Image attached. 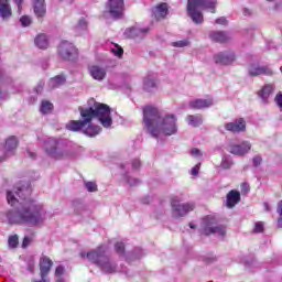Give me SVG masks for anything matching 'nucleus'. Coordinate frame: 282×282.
Instances as JSON below:
<instances>
[{
  "label": "nucleus",
  "instance_id": "e2e57ef3",
  "mask_svg": "<svg viewBox=\"0 0 282 282\" xmlns=\"http://www.w3.org/2000/svg\"><path fill=\"white\" fill-rule=\"evenodd\" d=\"M242 186H248V184L245 183V184H242Z\"/></svg>",
  "mask_w": 282,
  "mask_h": 282
},
{
  "label": "nucleus",
  "instance_id": "bb28decb",
  "mask_svg": "<svg viewBox=\"0 0 282 282\" xmlns=\"http://www.w3.org/2000/svg\"><path fill=\"white\" fill-rule=\"evenodd\" d=\"M35 45L40 50H47L50 42L47 41V35L45 34H40L35 37Z\"/></svg>",
  "mask_w": 282,
  "mask_h": 282
},
{
  "label": "nucleus",
  "instance_id": "a18cd8bd",
  "mask_svg": "<svg viewBox=\"0 0 282 282\" xmlns=\"http://www.w3.org/2000/svg\"><path fill=\"white\" fill-rule=\"evenodd\" d=\"M30 243H32V238L25 236L22 241V248H28V246H30Z\"/></svg>",
  "mask_w": 282,
  "mask_h": 282
},
{
  "label": "nucleus",
  "instance_id": "8fccbe9b",
  "mask_svg": "<svg viewBox=\"0 0 282 282\" xmlns=\"http://www.w3.org/2000/svg\"><path fill=\"white\" fill-rule=\"evenodd\" d=\"M192 155H195L196 158H200L202 151L197 148L192 149L191 151Z\"/></svg>",
  "mask_w": 282,
  "mask_h": 282
},
{
  "label": "nucleus",
  "instance_id": "c85d7f7f",
  "mask_svg": "<svg viewBox=\"0 0 282 282\" xmlns=\"http://www.w3.org/2000/svg\"><path fill=\"white\" fill-rule=\"evenodd\" d=\"M48 85H50V87H52V89H54L56 87H61V85H65V77L62 75L53 77L50 79Z\"/></svg>",
  "mask_w": 282,
  "mask_h": 282
},
{
  "label": "nucleus",
  "instance_id": "680f3d73",
  "mask_svg": "<svg viewBox=\"0 0 282 282\" xmlns=\"http://www.w3.org/2000/svg\"><path fill=\"white\" fill-rule=\"evenodd\" d=\"M33 268H34V267H32V264L29 265V269L31 270V272H32Z\"/></svg>",
  "mask_w": 282,
  "mask_h": 282
},
{
  "label": "nucleus",
  "instance_id": "412c9836",
  "mask_svg": "<svg viewBox=\"0 0 282 282\" xmlns=\"http://www.w3.org/2000/svg\"><path fill=\"white\" fill-rule=\"evenodd\" d=\"M153 14L158 21L166 19V15L169 14V4L161 3L156 6L153 10Z\"/></svg>",
  "mask_w": 282,
  "mask_h": 282
},
{
  "label": "nucleus",
  "instance_id": "ddd939ff",
  "mask_svg": "<svg viewBox=\"0 0 282 282\" xmlns=\"http://www.w3.org/2000/svg\"><path fill=\"white\" fill-rule=\"evenodd\" d=\"M250 149H252V144L249 141H242L239 144H231L229 145V153H232V155H246L250 152Z\"/></svg>",
  "mask_w": 282,
  "mask_h": 282
},
{
  "label": "nucleus",
  "instance_id": "a19ab883",
  "mask_svg": "<svg viewBox=\"0 0 282 282\" xmlns=\"http://www.w3.org/2000/svg\"><path fill=\"white\" fill-rule=\"evenodd\" d=\"M253 232H263V223L261 221L256 223Z\"/></svg>",
  "mask_w": 282,
  "mask_h": 282
},
{
  "label": "nucleus",
  "instance_id": "f704fd0d",
  "mask_svg": "<svg viewBox=\"0 0 282 282\" xmlns=\"http://www.w3.org/2000/svg\"><path fill=\"white\" fill-rule=\"evenodd\" d=\"M115 250L117 254H120V256L124 254V242H117L115 245Z\"/></svg>",
  "mask_w": 282,
  "mask_h": 282
},
{
  "label": "nucleus",
  "instance_id": "473e14b6",
  "mask_svg": "<svg viewBox=\"0 0 282 282\" xmlns=\"http://www.w3.org/2000/svg\"><path fill=\"white\" fill-rule=\"evenodd\" d=\"M85 187L89 193H96L98 191V185L95 182H86Z\"/></svg>",
  "mask_w": 282,
  "mask_h": 282
},
{
  "label": "nucleus",
  "instance_id": "20e7f679",
  "mask_svg": "<svg viewBox=\"0 0 282 282\" xmlns=\"http://www.w3.org/2000/svg\"><path fill=\"white\" fill-rule=\"evenodd\" d=\"M199 10H209L212 14L217 12V0H188L187 14L194 23H204V14Z\"/></svg>",
  "mask_w": 282,
  "mask_h": 282
},
{
  "label": "nucleus",
  "instance_id": "c9c22d12",
  "mask_svg": "<svg viewBox=\"0 0 282 282\" xmlns=\"http://www.w3.org/2000/svg\"><path fill=\"white\" fill-rule=\"evenodd\" d=\"M20 23H21V25H23V28H28V25L32 24V19L30 17H28V15H23L20 19Z\"/></svg>",
  "mask_w": 282,
  "mask_h": 282
},
{
  "label": "nucleus",
  "instance_id": "423d86ee",
  "mask_svg": "<svg viewBox=\"0 0 282 282\" xmlns=\"http://www.w3.org/2000/svg\"><path fill=\"white\" fill-rule=\"evenodd\" d=\"M107 250H108L107 246L101 245L88 252L82 251L80 258L87 259V261H89L90 263H94L95 265L99 267L105 261V258L107 257Z\"/></svg>",
  "mask_w": 282,
  "mask_h": 282
},
{
  "label": "nucleus",
  "instance_id": "9d476101",
  "mask_svg": "<svg viewBox=\"0 0 282 282\" xmlns=\"http://www.w3.org/2000/svg\"><path fill=\"white\" fill-rule=\"evenodd\" d=\"M58 54L64 61H74L78 56V50H76L74 44L64 41L59 44Z\"/></svg>",
  "mask_w": 282,
  "mask_h": 282
},
{
  "label": "nucleus",
  "instance_id": "5fc2aeb1",
  "mask_svg": "<svg viewBox=\"0 0 282 282\" xmlns=\"http://www.w3.org/2000/svg\"><path fill=\"white\" fill-rule=\"evenodd\" d=\"M45 87V82H41L37 86V89H43Z\"/></svg>",
  "mask_w": 282,
  "mask_h": 282
},
{
  "label": "nucleus",
  "instance_id": "b1692460",
  "mask_svg": "<svg viewBox=\"0 0 282 282\" xmlns=\"http://www.w3.org/2000/svg\"><path fill=\"white\" fill-rule=\"evenodd\" d=\"M90 76L95 80H104L105 76H107V70L100 66H91L89 68Z\"/></svg>",
  "mask_w": 282,
  "mask_h": 282
},
{
  "label": "nucleus",
  "instance_id": "7c9ffc66",
  "mask_svg": "<svg viewBox=\"0 0 282 282\" xmlns=\"http://www.w3.org/2000/svg\"><path fill=\"white\" fill-rule=\"evenodd\" d=\"M54 109V105L50 101H42L41 111L42 113H50Z\"/></svg>",
  "mask_w": 282,
  "mask_h": 282
},
{
  "label": "nucleus",
  "instance_id": "bf43d9fd",
  "mask_svg": "<svg viewBox=\"0 0 282 282\" xmlns=\"http://www.w3.org/2000/svg\"><path fill=\"white\" fill-rule=\"evenodd\" d=\"M33 282H50V280H47V278H44V279H42L40 281H33Z\"/></svg>",
  "mask_w": 282,
  "mask_h": 282
},
{
  "label": "nucleus",
  "instance_id": "2f4dec72",
  "mask_svg": "<svg viewBox=\"0 0 282 282\" xmlns=\"http://www.w3.org/2000/svg\"><path fill=\"white\" fill-rule=\"evenodd\" d=\"M220 166L225 170L230 169V166H232V160L228 156H224Z\"/></svg>",
  "mask_w": 282,
  "mask_h": 282
},
{
  "label": "nucleus",
  "instance_id": "37998d69",
  "mask_svg": "<svg viewBox=\"0 0 282 282\" xmlns=\"http://www.w3.org/2000/svg\"><path fill=\"white\" fill-rule=\"evenodd\" d=\"M252 162H253V166H260V165H261V162H263V159L261 158V155H256V156L252 159Z\"/></svg>",
  "mask_w": 282,
  "mask_h": 282
},
{
  "label": "nucleus",
  "instance_id": "79ce46f5",
  "mask_svg": "<svg viewBox=\"0 0 282 282\" xmlns=\"http://www.w3.org/2000/svg\"><path fill=\"white\" fill-rule=\"evenodd\" d=\"M62 274H65V267L64 265H58L55 270V276L58 278Z\"/></svg>",
  "mask_w": 282,
  "mask_h": 282
},
{
  "label": "nucleus",
  "instance_id": "0eeeda50",
  "mask_svg": "<svg viewBox=\"0 0 282 282\" xmlns=\"http://www.w3.org/2000/svg\"><path fill=\"white\" fill-rule=\"evenodd\" d=\"M180 196H173L171 200L173 217H185L188 213L195 210V203L181 204Z\"/></svg>",
  "mask_w": 282,
  "mask_h": 282
},
{
  "label": "nucleus",
  "instance_id": "ea45409f",
  "mask_svg": "<svg viewBox=\"0 0 282 282\" xmlns=\"http://www.w3.org/2000/svg\"><path fill=\"white\" fill-rule=\"evenodd\" d=\"M127 182L130 186H138L140 183V180L133 178L131 176H128Z\"/></svg>",
  "mask_w": 282,
  "mask_h": 282
},
{
  "label": "nucleus",
  "instance_id": "a878e982",
  "mask_svg": "<svg viewBox=\"0 0 282 282\" xmlns=\"http://www.w3.org/2000/svg\"><path fill=\"white\" fill-rule=\"evenodd\" d=\"M186 122L189 127H202L204 124V116L197 115H189L186 117Z\"/></svg>",
  "mask_w": 282,
  "mask_h": 282
},
{
  "label": "nucleus",
  "instance_id": "052dcab7",
  "mask_svg": "<svg viewBox=\"0 0 282 282\" xmlns=\"http://www.w3.org/2000/svg\"><path fill=\"white\" fill-rule=\"evenodd\" d=\"M189 228L195 229V225H193V223H191Z\"/></svg>",
  "mask_w": 282,
  "mask_h": 282
},
{
  "label": "nucleus",
  "instance_id": "4468645a",
  "mask_svg": "<svg viewBox=\"0 0 282 282\" xmlns=\"http://www.w3.org/2000/svg\"><path fill=\"white\" fill-rule=\"evenodd\" d=\"M249 76H272V69L268 66H260L258 64H251L248 67Z\"/></svg>",
  "mask_w": 282,
  "mask_h": 282
},
{
  "label": "nucleus",
  "instance_id": "a211bd4d",
  "mask_svg": "<svg viewBox=\"0 0 282 282\" xmlns=\"http://www.w3.org/2000/svg\"><path fill=\"white\" fill-rule=\"evenodd\" d=\"M98 268H100L101 272H105L106 274H113L118 265L116 262L111 261L109 256H107L105 260L98 265Z\"/></svg>",
  "mask_w": 282,
  "mask_h": 282
},
{
  "label": "nucleus",
  "instance_id": "0e129e2a",
  "mask_svg": "<svg viewBox=\"0 0 282 282\" xmlns=\"http://www.w3.org/2000/svg\"><path fill=\"white\" fill-rule=\"evenodd\" d=\"M268 1H274V0H268Z\"/></svg>",
  "mask_w": 282,
  "mask_h": 282
},
{
  "label": "nucleus",
  "instance_id": "4c0bfd02",
  "mask_svg": "<svg viewBox=\"0 0 282 282\" xmlns=\"http://www.w3.org/2000/svg\"><path fill=\"white\" fill-rule=\"evenodd\" d=\"M112 52L115 53V56H122L124 54V50L122 47L118 46V44H115L112 47Z\"/></svg>",
  "mask_w": 282,
  "mask_h": 282
},
{
  "label": "nucleus",
  "instance_id": "3c124183",
  "mask_svg": "<svg viewBox=\"0 0 282 282\" xmlns=\"http://www.w3.org/2000/svg\"><path fill=\"white\" fill-rule=\"evenodd\" d=\"M140 166H141L140 160L139 159H134L132 161V169L137 170V169H140Z\"/></svg>",
  "mask_w": 282,
  "mask_h": 282
},
{
  "label": "nucleus",
  "instance_id": "f257e3e1",
  "mask_svg": "<svg viewBox=\"0 0 282 282\" xmlns=\"http://www.w3.org/2000/svg\"><path fill=\"white\" fill-rule=\"evenodd\" d=\"M15 195L12 192H7L8 204L17 208V210L8 212L7 219L9 224L25 225L31 228L41 226L43 217H45V209H43V205L28 199L32 195V187L30 185L18 187Z\"/></svg>",
  "mask_w": 282,
  "mask_h": 282
},
{
  "label": "nucleus",
  "instance_id": "09e8293b",
  "mask_svg": "<svg viewBox=\"0 0 282 282\" xmlns=\"http://www.w3.org/2000/svg\"><path fill=\"white\" fill-rule=\"evenodd\" d=\"M199 166H202V163H198L192 169V175H199Z\"/></svg>",
  "mask_w": 282,
  "mask_h": 282
},
{
  "label": "nucleus",
  "instance_id": "7ed1b4c3",
  "mask_svg": "<svg viewBox=\"0 0 282 282\" xmlns=\"http://www.w3.org/2000/svg\"><path fill=\"white\" fill-rule=\"evenodd\" d=\"M143 122L153 138L177 133V118H175V115L163 116L162 111L153 106L143 108Z\"/></svg>",
  "mask_w": 282,
  "mask_h": 282
},
{
  "label": "nucleus",
  "instance_id": "58836bf2",
  "mask_svg": "<svg viewBox=\"0 0 282 282\" xmlns=\"http://www.w3.org/2000/svg\"><path fill=\"white\" fill-rule=\"evenodd\" d=\"M278 213H279V219H278V226L282 228V200L278 204Z\"/></svg>",
  "mask_w": 282,
  "mask_h": 282
},
{
  "label": "nucleus",
  "instance_id": "c756f323",
  "mask_svg": "<svg viewBox=\"0 0 282 282\" xmlns=\"http://www.w3.org/2000/svg\"><path fill=\"white\" fill-rule=\"evenodd\" d=\"M143 89L145 91H153V89H155V79L151 76L145 77L143 80Z\"/></svg>",
  "mask_w": 282,
  "mask_h": 282
},
{
  "label": "nucleus",
  "instance_id": "864d4df0",
  "mask_svg": "<svg viewBox=\"0 0 282 282\" xmlns=\"http://www.w3.org/2000/svg\"><path fill=\"white\" fill-rule=\"evenodd\" d=\"M28 155H29V158H32V160H34V158H36V154L31 151H28Z\"/></svg>",
  "mask_w": 282,
  "mask_h": 282
},
{
  "label": "nucleus",
  "instance_id": "aec40b11",
  "mask_svg": "<svg viewBox=\"0 0 282 282\" xmlns=\"http://www.w3.org/2000/svg\"><path fill=\"white\" fill-rule=\"evenodd\" d=\"M209 37L215 43H228L230 41V35L224 31H212Z\"/></svg>",
  "mask_w": 282,
  "mask_h": 282
},
{
  "label": "nucleus",
  "instance_id": "c03bdc74",
  "mask_svg": "<svg viewBox=\"0 0 282 282\" xmlns=\"http://www.w3.org/2000/svg\"><path fill=\"white\" fill-rule=\"evenodd\" d=\"M215 23L217 25H228V20L225 17L218 18Z\"/></svg>",
  "mask_w": 282,
  "mask_h": 282
},
{
  "label": "nucleus",
  "instance_id": "5701e85b",
  "mask_svg": "<svg viewBox=\"0 0 282 282\" xmlns=\"http://www.w3.org/2000/svg\"><path fill=\"white\" fill-rule=\"evenodd\" d=\"M33 10L39 19L45 17V0H33Z\"/></svg>",
  "mask_w": 282,
  "mask_h": 282
},
{
  "label": "nucleus",
  "instance_id": "39448f33",
  "mask_svg": "<svg viewBox=\"0 0 282 282\" xmlns=\"http://www.w3.org/2000/svg\"><path fill=\"white\" fill-rule=\"evenodd\" d=\"M45 152L54 160H65L69 158V150L63 149V143L56 139H48L45 142Z\"/></svg>",
  "mask_w": 282,
  "mask_h": 282
},
{
  "label": "nucleus",
  "instance_id": "de8ad7c7",
  "mask_svg": "<svg viewBox=\"0 0 282 282\" xmlns=\"http://www.w3.org/2000/svg\"><path fill=\"white\" fill-rule=\"evenodd\" d=\"M275 102H276L278 107H280V109L282 111V94H278L275 96Z\"/></svg>",
  "mask_w": 282,
  "mask_h": 282
},
{
  "label": "nucleus",
  "instance_id": "cd10ccee",
  "mask_svg": "<svg viewBox=\"0 0 282 282\" xmlns=\"http://www.w3.org/2000/svg\"><path fill=\"white\" fill-rule=\"evenodd\" d=\"M274 91V86L265 85L262 88V91L259 93L260 98H262L263 102H268V98H270V94Z\"/></svg>",
  "mask_w": 282,
  "mask_h": 282
},
{
  "label": "nucleus",
  "instance_id": "603ef678",
  "mask_svg": "<svg viewBox=\"0 0 282 282\" xmlns=\"http://www.w3.org/2000/svg\"><path fill=\"white\" fill-rule=\"evenodd\" d=\"M15 6L18 7V12L19 14H21V10H22V6L21 3H23V0H13Z\"/></svg>",
  "mask_w": 282,
  "mask_h": 282
},
{
  "label": "nucleus",
  "instance_id": "72a5a7b5",
  "mask_svg": "<svg viewBox=\"0 0 282 282\" xmlns=\"http://www.w3.org/2000/svg\"><path fill=\"white\" fill-rule=\"evenodd\" d=\"M9 246H10V248H17V246H19V236H17V235L10 236L9 237Z\"/></svg>",
  "mask_w": 282,
  "mask_h": 282
},
{
  "label": "nucleus",
  "instance_id": "9b49d317",
  "mask_svg": "<svg viewBox=\"0 0 282 282\" xmlns=\"http://www.w3.org/2000/svg\"><path fill=\"white\" fill-rule=\"evenodd\" d=\"M216 65H232L237 61V55L232 51L219 52L214 55Z\"/></svg>",
  "mask_w": 282,
  "mask_h": 282
},
{
  "label": "nucleus",
  "instance_id": "e433bc0d",
  "mask_svg": "<svg viewBox=\"0 0 282 282\" xmlns=\"http://www.w3.org/2000/svg\"><path fill=\"white\" fill-rule=\"evenodd\" d=\"M173 47H187L189 45L188 40H181L177 42L172 43Z\"/></svg>",
  "mask_w": 282,
  "mask_h": 282
},
{
  "label": "nucleus",
  "instance_id": "2eb2a0df",
  "mask_svg": "<svg viewBox=\"0 0 282 282\" xmlns=\"http://www.w3.org/2000/svg\"><path fill=\"white\" fill-rule=\"evenodd\" d=\"M53 265H54V262L47 256H43L40 258L41 279H47V275L50 274V270H52Z\"/></svg>",
  "mask_w": 282,
  "mask_h": 282
},
{
  "label": "nucleus",
  "instance_id": "4d7b16f0",
  "mask_svg": "<svg viewBox=\"0 0 282 282\" xmlns=\"http://www.w3.org/2000/svg\"><path fill=\"white\" fill-rule=\"evenodd\" d=\"M264 208L267 212H270V205L268 203H264Z\"/></svg>",
  "mask_w": 282,
  "mask_h": 282
},
{
  "label": "nucleus",
  "instance_id": "dca6fc26",
  "mask_svg": "<svg viewBox=\"0 0 282 282\" xmlns=\"http://www.w3.org/2000/svg\"><path fill=\"white\" fill-rule=\"evenodd\" d=\"M213 105H214L213 98L193 99L188 102L189 109H194V110L208 109L209 107H213Z\"/></svg>",
  "mask_w": 282,
  "mask_h": 282
},
{
  "label": "nucleus",
  "instance_id": "49530a36",
  "mask_svg": "<svg viewBox=\"0 0 282 282\" xmlns=\"http://www.w3.org/2000/svg\"><path fill=\"white\" fill-rule=\"evenodd\" d=\"M78 28L80 30H87V21H85V19H80L78 22Z\"/></svg>",
  "mask_w": 282,
  "mask_h": 282
},
{
  "label": "nucleus",
  "instance_id": "6ab92c4d",
  "mask_svg": "<svg viewBox=\"0 0 282 282\" xmlns=\"http://www.w3.org/2000/svg\"><path fill=\"white\" fill-rule=\"evenodd\" d=\"M241 202V194L238 191L231 189L227 194V208H235Z\"/></svg>",
  "mask_w": 282,
  "mask_h": 282
},
{
  "label": "nucleus",
  "instance_id": "f03ea898",
  "mask_svg": "<svg viewBox=\"0 0 282 282\" xmlns=\"http://www.w3.org/2000/svg\"><path fill=\"white\" fill-rule=\"evenodd\" d=\"M79 113L83 120H70L66 124L68 131H83L85 135L96 138L102 131V128L91 123L94 118H97L105 129H109L113 124L111 108L106 104L96 101L94 98L88 100V107H79Z\"/></svg>",
  "mask_w": 282,
  "mask_h": 282
},
{
  "label": "nucleus",
  "instance_id": "1a4fd4ad",
  "mask_svg": "<svg viewBox=\"0 0 282 282\" xmlns=\"http://www.w3.org/2000/svg\"><path fill=\"white\" fill-rule=\"evenodd\" d=\"M106 14H109L111 19H120L124 14V0H108Z\"/></svg>",
  "mask_w": 282,
  "mask_h": 282
},
{
  "label": "nucleus",
  "instance_id": "13d9d810",
  "mask_svg": "<svg viewBox=\"0 0 282 282\" xmlns=\"http://www.w3.org/2000/svg\"><path fill=\"white\" fill-rule=\"evenodd\" d=\"M56 282H65V280L62 276L56 278Z\"/></svg>",
  "mask_w": 282,
  "mask_h": 282
},
{
  "label": "nucleus",
  "instance_id": "f3484780",
  "mask_svg": "<svg viewBox=\"0 0 282 282\" xmlns=\"http://www.w3.org/2000/svg\"><path fill=\"white\" fill-rule=\"evenodd\" d=\"M225 129L231 131V133H241V131H246V120L239 118L234 122L226 123Z\"/></svg>",
  "mask_w": 282,
  "mask_h": 282
},
{
  "label": "nucleus",
  "instance_id": "f8f14e48",
  "mask_svg": "<svg viewBox=\"0 0 282 282\" xmlns=\"http://www.w3.org/2000/svg\"><path fill=\"white\" fill-rule=\"evenodd\" d=\"M17 147H19V140H17V137H10L7 139L4 144V156L0 158V162H6V159L12 158L17 151Z\"/></svg>",
  "mask_w": 282,
  "mask_h": 282
},
{
  "label": "nucleus",
  "instance_id": "6e6552de",
  "mask_svg": "<svg viewBox=\"0 0 282 282\" xmlns=\"http://www.w3.org/2000/svg\"><path fill=\"white\" fill-rule=\"evenodd\" d=\"M203 235H226V227L224 225L217 226V219L213 216H207L203 219Z\"/></svg>",
  "mask_w": 282,
  "mask_h": 282
},
{
  "label": "nucleus",
  "instance_id": "4be33fe9",
  "mask_svg": "<svg viewBox=\"0 0 282 282\" xmlns=\"http://www.w3.org/2000/svg\"><path fill=\"white\" fill-rule=\"evenodd\" d=\"M0 17L3 21H8L12 17V9L8 3V0H0Z\"/></svg>",
  "mask_w": 282,
  "mask_h": 282
},
{
  "label": "nucleus",
  "instance_id": "6e6d98bb",
  "mask_svg": "<svg viewBox=\"0 0 282 282\" xmlns=\"http://www.w3.org/2000/svg\"><path fill=\"white\" fill-rule=\"evenodd\" d=\"M243 14H245V17H249V14H250V10H248V9H243Z\"/></svg>",
  "mask_w": 282,
  "mask_h": 282
},
{
  "label": "nucleus",
  "instance_id": "393cba45",
  "mask_svg": "<svg viewBox=\"0 0 282 282\" xmlns=\"http://www.w3.org/2000/svg\"><path fill=\"white\" fill-rule=\"evenodd\" d=\"M149 34V28L140 29V28H131L128 31V35L130 39H144Z\"/></svg>",
  "mask_w": 282,
  "mask_h": 282
}]
</instances>
